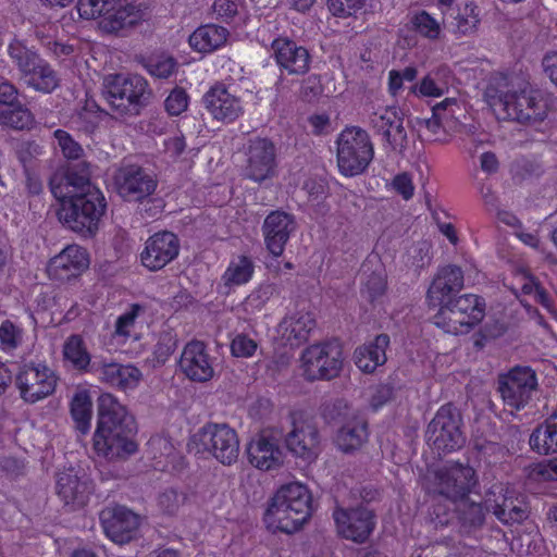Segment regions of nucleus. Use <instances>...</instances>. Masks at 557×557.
Returning <instances> with one entry per match:
<instances>
[{"mask_svg": "<svg viewBox=\"0 0 557 557\" xmlns=\"http://www.w3.org/2000/svg\"><path fill=\"white\" fill-rule=\"evenodd\" d=\"M49 188L59 201L57 216L67 230L94 238L107 212L102 191L91 183V163L60 165L49 177Z\"/></svg>", "mask_w": 557, "mask_h": 557, "instance_id": "1", "label": "nucleus"}, {"mask_svg": "<svg viewBox=\"0 0 557 557\" xmlns=\"http://www.w3.org/2000/svg\"><path fill=\"white\" fill-rule=\"evenodd\" d=\"M137 423L125 405L114 395L103 393L97 400V426L92 448L107 459H123L135 454L138 444Z\"/></svg>", "mask_w": 557, "mask_h": 557, "instance_id": "2", "label": "nucleus"}, {"mask_svg": "<svg viewBox=\"0 0 557 557\" xmlns=\"http://www.w3.org/2000/svg\"><path fill=\"white\" fill-rule=\"evenodd\" d=\"M315 510L311 490H276L263 516L272 533L293 534L309 521Z\"/></svg>", "mask_w": 557, "mask_h": 557, "instance_id": "3", "label": "nucleus"}, {"mask_svg": "<svg viewBox=\"0 0 557 557\" xmlns=\"http://www.w3.org/2000/svg\"><path fill=\"white\" fill-rule=\"evenodd\" d=\"M77 9L84 18L100 17V28L119 36H125L148 16V7L145 2L135 3L127 0H79Z\"/></svg>", "mask_w": 557, "mask_h": 557, "instance_id": "4", "label": "nucleus"}, {"mask_svg": "<svg viewBox=\"0 0 557 557\" xmlns=\"http://www.w3.org/2000/svg\"><path fill=\"white\" fill-rule=\"evenodd\" d=\"M504 85L494 87L490 86L486 89V97L488 103L498 108L504 112V117L516 120L520 123L527 124H542L547 115L546 102L534 95L532 90L528 91V84H519V90L510 89L507 78H503ZM513 87V79L510 81Z\"/></svg>", "mask_w": 557, "mask_h": 557, "instance_id": "5", "label": "nucleus"}, {"mask_svg": "<svg viewBox=\"0 0 557 557\" xmlns=\"http://www.w3.org/2000/svg\"><path fill=\"white\" fill-rule=\"evenodd\" d=\"M102 94L111 109L120 116L139 115L152 97L148 82L136 74L107 76Z\"/></svg>", "mask_w": 557, "mask_h": 557, "instance_id": "6", "label": "nucleus"}, {"mask_svg": "<svg viewBox=\"0 0 557 557\" xmlns=\"http://www.w3.org/2000/svg\"><path fill=\"white\" fill-rule=\"evenodd\" d=\"M436 500L446 502V507L456 513V518L466 532L483 525L485 516L491 511L490 502L495 490H485L484 497L480 490H426Z\"/></svg>", "mask_w": 557, "mask_h": 557, "instance_id": "7", "label": "nucleus"}, {"mask_svg": "<svg viewBox=\"0 0 557 557\" xmlns=\"http://www.w3.org/2000/svg\"><path fill=\"white\" fill-rule=\"evenodd\" d=\"M336 152L338 170L347 177L364 173L374 157L370 135L358 126L346 127L339 133Z\"/></svg>", "mask_w": 557, "mask_h": 557, "instance_id": "8", "label": "nucleus"}, {"mask_svg": "<svg viewBox=\"0 0 557 557\" xmlns=\"http://www.w3.org/2000/svg\"><path fill=\"white\" fill-rule=\"evenodd\" d=\"M485 306L484 299L478 295H461L441 306L432 321L446 333H468L483 320Z\"/></svg>", "mask_w": 557, "mask_h": 557, "instance_id": "9", "label": "nucleus"}, {"mask_svg": "<svg viewBox=\"0 0 557 557\" xmlns=\"http://www.w3.org/2000/svg\"><path fill=\"white\" fill-rule=\"evenodd\" d=\"M428 441L438 453H451L466 444L460 410L451 404L442 406L428 425Z\"/></svg>", "mask_w": 557, "mask_h": 557, "instance_id": "10", "label": "nucleus"}, {"mask_svg": "<svg viewBox=\"0 0 557 557\" xmlns=\"http://www.w3.org/2000/svg\"><path fill=\"white\" fill-rule=\"evenodd\" d=\"M307 380L330 381L339 375L343 368V348L337 341L311 345L302 354Z\"/></svg>", "mask_w": 557, "mask_h": 557, "instance_id": "11", "label": "nucleus"}, {"mask_svg": "<svg viewBox=\"0 0 557 557\" xmlns=\"http://www.w3.org/2000/svg\"><path fill=\"white\" fill-rule=\"evenodd\" d=\"M116 193L128 202H143L154 194L157 175L135 163L122 164L113 175Z\"/></svg>", "mask_w": 557, "mask_h": 557, "instance_id": "12", "label": "nucleus"}, {"mask_svg": "<svg viewBox=\"0 0 557 557\" xmlns=\"http://www.w3.org/2000/svg\"><path fill=\"white\" fill-rule=\"evenodd\" d=\"M332 517L338 536L357 544L366 543L376 524L374 511L362 505L349 508L336 505Z\"/></svg>", "mask_w": 557, "mask_h": 557, "instance_id": "13", "label": "nucleus"}, {"mask_svg": "<svg viewBox=\"0 0 557 557\" xmlns=\"http://www.w3.org/2000/svg\"><path fill=\"white\" fill-rule=\"evenodd\" d=\"M276 152L275 144L267 137L249 139L245 151L243 176L258 184L274 177L277 166Z\"/></svg>", "mask_w": 557, "mask_h": 557, "instance_id": "14", "label": "nucleus"}, {"mask_svg": "<svg viewBox=\"0 0 557 557\" xmlns=\"http://www.w3.org/2000/svg\"><path fill=\"white\" fill-rule=\"evenodd\" d=\"M537 387L535 372L529 367H516L498 377L497 391L504 403L516 410L523 408Z\"/></svg>", "mask_w": 557, "mask_h": 557, "instance_id": "15", "label": "nucleus"}, {"mask_svg": "<svg viewBox=\"0 0 557 557\" xmlns=\"http://www.w3.org/2000/svg\"><path fill=\"white\" fill-rule=\"evenodd\" d=\"M141 516L126 506L107 507L100 512V522L106 536L116 544H126L136 539Z\"/></svg>", "mask_w": 557, "mask_h": 557, "instance_id": "16", "label": "nucleus"}, {"mask_svg": "<svg viewBox=\"0 0 557 557\" xmlns=\"http://www.w3.org/2000/svg\"><path fill=\"white\" fill-rule=\"evenodd\" d=\"M21 397L34 404L51 395L57 386V377L46 366L25 364L15 377Z\"/></svg>", "mask_w": 557, "mask_h": 557, "instance_id": "17", "label": "nucleus"}, {"mask_svg": "<svg viewBox=\"0 0 557 557\" xmlns=\"http://www.w3.org/2000/svg\"><path fill=\"white\" fill-rule=\"evenodd\" d=\"M203 449L211 453L221 463L231 465L237 460L239 443L236 432L226 424H208L199 433Z\"/></svg>", "mask_w": 557, "mask_h": 557, "instance_id": "18", "label": "nucleus"}, {"mask_svg": "<svg viewBox=\"0 0 557 557\" xmlns=\"http://www.w3.org/2000/svg\"><path fill=\"white\" fill-rule=\"evenodd\" d=\"M34 115L20 100L18 89L9 81L0 82V125L16 131L29 129Z\"/></svg>", "mask_w": 557, "mask_h": 557, "instance_id": "19", "label": "nucleus"}, {"mask_svg": "<svg viewBox=\"0 0 557 557\" xmlns=\"http://www.w3.org/2000/svg\"><path fill=\"white\" fill-rule=\"evenodd\" d=\"M180 248V239L173 232H157L145 243L140 253L141 264L150 271H159L178 256Z\"/></svg>", "mask_w": 557, "mask_h": 557, "instance_id": "20", "label": "nucleus"}, {"mask_svg": "<svg viewBox=\"0 0 557 557\" xmlns=\"http://www.w3.org/2000/svg\"><path fill=\"white\" fill-rule=\"evenodd\" d=\"M271 50L281 71L297 76L310 71L312 57L309 50L289 37L275 38L271 44Z\"/></svg>", "mask_w": 557, "mask_h": 557, "instance_id": "21", "label": "nucleus"}, {"mask_svg": "<svg viewBox=\"0 0 557 557\" xmlns=\"http://www.w3.org/2000/svg\"><path fill=\"white\" fill-rule=\"evenodd\" d=\"M463 271L456 264H447L438 268L426 292V300L430 307L441 309L463 288Z\"/></svg>", "mask_w": 557, "mask_h": 557, "instance_id": "22", "label": "nucleus"}, {"mask_svg": "<svg viewBox=\"0 0 557 557\" xmlns=\"http://www.w3.org/2000/svg\"><path fill=\"white\" fill-rule=\"evenodd\" d=\"M285 446L294 457L312 463L322 451L320 432L312 423H294L285 436Z\"/></svg>", "mask_w": 557, "mask_h": 557, "instance_id": "23", "label": "nucleus"}, {"mask_svg": "<svg viewBox=\"0 0 557 557\" xmlns=\"http://www.w3.org/2000/svg\"><path fill=\"white\" fill-rule=\"evenodd\" d=\"M294 215L283 211H271L262 224L264 245L273 257H280L285 250L292 233L296 230Z\"/></svg>", "mask_w": 557, "mask_h": 557, "instance_id": "24", "label": "nucleus"}, {"mask_svg": "<svg viewBox=\"0 0 557 557\" xmlns=\"http://www.w3.org/2000/svg\"><path fill=\"white\" fill-rule=\"evenodd\" d=\"M371 125L376 134L393 151L404 153L408 148V135L404 126V116L396 108H385L371 116Z\"/></svg>", "mask_w": 557, "mask_h": 557, "instance_id": "25", "label": "nucleus"}, {"mask_svg": "<svg viewBox=\"0 0 557 557\" xmlns=\"http://www.w3.org/2000/svg\"><path fill=\"white\" fill-rule=\"evenodd\" d=\"M276 433L264 430L253 437L247 446L249 462L260 469L270 470L283 463V451Z\"/></svg>", "mask_w": 557, "mask_h": 557, "instance_id": "26", "label": "nucleus"}, {"mask_svg": "<svg viewBox=\"0 0 557 557\" xmlns=\"http://www.w3.org/2000/svg\"><path fill=\"white\" fill-rule=\"evenodd\" d=\"M182 372L194 382L205 383L214 375L212 359L207 351L206 344L191 341L183 349L178 362Z\"/></svg>", "mask_w": 557, "mask_h": 557, "instance_id": "27", "label": "nucleus"}, {"mask_svg": "<svg viewBox=\"0 0 557 557\" xmlns=\"http://www.w3.org/2000/svg\"><path fill=\"white\" fill-rule=\"evenodd\" d=\"M88 267L89 259L86 249L77 245H70L50 260L48 273L57 281L67 282L78 277Z\"/></svg>", "mask_w": 557, "mask_h": 557, "instance_id": "28", "label": "nucleus"}, {"mask_svg": "<svg viewBox=\"0 0 557 557\" xmlns=\"http://www.w3.org/2000/svg\"><path fill=\"white\" fill-rule=\"evenodd\" d=\"M425 478L440 487H475L478 484L475 470L460 462L429 468Z\"/></svg>", "mask_w": 557, "mask_h": 557, "instance_id": "29", "label": "nucleus"}, {"mask_svg": "<svg viewBox=\"0 0 557 557\" xmlns=\"http://www.w3.org/2000/svg\"><path fill=\"white\" fill-rule=\"evenodd\" d=\"M208 112L219 121L233 122L243 113L240 100L222 84L211 87L202 97Z\"/></svg>", "mask_w": 557, "mask_h": 557, "instance_id": "30", "label": "nucleus"}, {"mask_svg": "<svg viewBox=\"0 0 557 557\" xmlns=\"http://www.w3.org/2000/svg\"><path fill=\"white\" fill-rule=\"evenodd\" d=\"M91 370L103 383L121 391L136 388L143 379L141 371L133 364L92 363Z\"/></svg>", "mask_w": 557, "mask_h": 557, "instance_id": "31", "label": "nucleus"}, {"mask_svg": "<svg viewBox=\"0 0 557 557\" xmlns=\"http://www.w3.org/2000/svg\"><path fill=\"white\" fill-rule=\"evenodd\" d=\"M369 423L362 412L354 413L337 431L335 444L345 454L360 449L369 440Z\"/></svg>", "mask_w": 557, "mask_h": 557, "instance_id": "32", "label": "nucleus"}, {"mask_svg": "<svg viewBox=\"0 0 557 557\" xmlns=\"http://www.w3.org/2000/svg\"><path fill=\"white\" fill-rule=\"evenodd\" d=\"M315 319L310 312H296L286 315L280 323V333L285 345L296 348L309 341L315 329Z\"/></svg>", "mask_w": 557, "mask_h": 557, "instance_id": "33", "label": "nucleus"}, {"mask_svg": "<svg viewBox=\"0 0 557 557\" xmlns=\"http://www.w3.org/2000/svg\"><path fill=\"white\" fill-rule=\"evenodd\" d=\"M389 346V336L379 334L375 338L358 347L354 352L356 366L364 373H372L377 367L386 362V348Z\"/></svg>", "mask_w": 557, "mask_h": 557, "instance_id": "34", "label": "nucleus"}, {"mask_svg": "<svg viewBox=\"0 0 557 557\" xmlns=\"http://www.w3.org/2000/svg\"><path fill=\"white\" fill-rule=\"evenodd\" d=\"M20 79L27 87L42 94H51L60 86L57 71L42 58L25 71Z\"/></svg>", "mask_w": 557, "mask_h": 557, "instance_id": "35", "label": "nucleus"}, {"mask_svg": "<svg viewBox=\"0 0 557 557\" xmlns=\"http://www.w3.org/2000/svg\"><path fill=\"white\" fill-rule=\"evenodd\" d=\"M230 33L225 27L214 24L199 26L188 39L190 47L198 52L209 53L222 47Z\"/></svg>", "mask_w": 557, "mask_h": 557, "instance_id": "36", "label": "nucleus"}, {"mask_svg": "<svg viewBox=\"0 0 557 557\" xmlns=\"http://www.w3.org/2000/svg\"><path fill=\"white\" fill-rule=\"evenodd\" d=\"M531 448L541 455L557 453V409L530 435Z\"/></svg>", "mask_w": 557, "mask_h": 557, "instance_id": "37", "label": "nucleus"}, {"mask_svg": "<svg viewBox=\"0 0 557 557\" xmlns=\"http://www.w3.org/2000/svg\"><path fill=\"white\" fill-rule=\"evenodd\" d=\"M63 358L70 362L73 369L81 372L91 371V357L87 350L86 343L79 334L70 335L62 349Z\"/></svg>", "mask_w": 557, "mask_h": 557, "instance_id": "38", "label": "nucleus"}, {"mask_svg": "<svg viewBox=\"0 0 557 557\" xmlns=\"http://www.w3.org/2000/svg\"><path fill=\"white\" fill-rule=\"evenodd\" d=\"M139 63L152 77L158 79H168L180 67L177 60L165 52L141 57Z\"/></svg>", "mask_w": 557, "mask_h": 557, "instance_id": "39", "label": "nucleus"}, {"mask_svg": "<svg viewBox=\"0 0 557 557\" xmlns=\"http://www.w3.org/2000/svg\"><path fill=\"white\" fill-rule=\"evenodd\" d=\"M71 416L75 423V429L83 435L90 430L92 416V401L87 391L75 393L71 401Z\"/></svg>", "mask_w": 557, "mask_h": 557, "instance_id": "40", "label": "nucleus"}, {"mask_svg": "<svg viewBox=\"0 0 557 557\" xmlns=\"http://www.w3.org/2000/svg\"><path fill=\"white\" fill-rule=\"evenodd\" d=\"M8 54L17 69L20 76L41 59L34 47H28L25 41L14 38L8 46Z\"/></svg>", "mask_w": 557, "mask_h": 557, "instance_id": "41", "label": "nucleus"}, {"mask_svg": "<svg viewBox=\"0 0 557 557\" xmlns=\"http://www.w3.org/2000/svg\"><path fill=\"white\" fill-rule=\"evenodd\" d=\"M480 21L478 5L470 2L459 9L457 14L453 16L450 27L460 35H470L476 30Z\"/></svg>", "mask_w": 557, "mask_h": 557, "instance_id": "42", "label": "nucleus"}, {"mask_svg": "<svg viewBox=\"0 0 557 557\" xmlns=\"http://www.w3.org/2000/svg\"><path fill=\"white\" fill-rule=\"evenodd\" d=\"M359 412L343 398L327 401L321 407V416L326 423H342L343 425L347 420L352 419L354 413Z\"/></svg>", "mask_w": 557, "mask_h": 557, "instance_id": "43", "label": "nucleus"}, {"mask_svg": "<svg viewBox=\"0 0 557 557\" xmlns=\"http://www.w3.org/2000/svg\"><path fill=\"white\" fill-rule=\"evenodd\" d=\"M253 262L246 256H240L237 261L230 263L223 280L225 285H242L247 283L253 274Z\"/></svg>", "mask_w": 557, "mask_h": 557, "instance_id": "44", "label": "nucleus"}, {"mask_svg": "<svg viewBox=\"0 0 557 557\" xmlns=\"http://www.w3.org/2000/svg\"><path fill=\"white\" fill-rule=\"evenodd\" d=\"M53 138L57 140L62 156L69 161L64 165L85 161V150L82 145L76 141L70 133L64 129H57L53 132Z\"/></svg>", "mask_w": 557, "mask_h": 557, "instance_id": "45", "label": "nucleus"}, {"mask_svg": "<svg viewBox=\"0 0 557 557\" xmlns=\"http://www.w3.org/2000/svg\"><path fill=\"white\" fill-rule=\"evenodd\" d=\"M177 347V335L173 330H163L159 333L153 349L154 366H163Z\"/></svg>", "mask_w": 557, "mask_h": 557, "instance_id": "46", "label": "nucleus"}, {"mask_svg": "<svg viewBox=\"0 0 557 557\" xmlns=\"http://www.w3.org/2000/svg\"><path fill=\"white\" fill-rule=\"evenodd\" d=\"M441 71H432L419 84L411 86V91L423 97H441L447 89L446 83L440 79Z\"/></svg>", "mask_w": 557, "mask_h": 557, "instance_id": "47", "label": "nucleus"}, {"mask_svg": "<svg viewBox=\"0 0 557 557\" xmlns=\"http://www.w3.org/2000/svg\"><path fill=\"white\" fill-rule=\"evenodd\" d=\"M431 248L432 245L428 240H419L413 243L407 249L406 263L414 268V270H420L429 265L432 260Z\"/></svg>", "mask_w": 557, "mask_h": 557, "instance_id": "48", "label": "nucleus"}, {"mask_svg": "<svg viewBox=\"0 0 557 557\" xmlns=\"http://www.w3.org/2000/svg\"><path fill=\"white\" fill-rule=\"evenodd\" d=\"M494 516L502 523L506 525H513L522 523L529 516L528 506L525 505L523 499H519L516 502L509 511L505 509H499L498 506L494 507Z\"/></svg>", "mask_w": 557, "mask_h": 557, "instance_id": "49", "label": "nucleus"}, {"mask_svg": "<svg viewBox=\"0 0 557 557\" xmlns=\"http://www.w3.org/2000/svg\"><path fill=\"white\" fill-rule=\"evenodd\" d=\"M367 0H327L329 11L337 17L355 15L366 7Z\"/></svg>", "mask_w": 557, "mask_h": 557, "instance_id": "50", "label": "nucleus"}, {"mask_svg": "<svg viewBox=\"0 0 557 557\" xmlns=\"http://www.w3.org/2000/svg\"><path fill=\"white\" fill-rule=\"evenodd\" d=\"M414 29L424 37L435 39L440 35L438 23L425 11L416 14L412 20Z\"/></svg>", "mask_w": 557, "mask_h": 557, "instance_id": "51", "label": "nucleus"}, {"mask_svg": "<svg viewBox=\"0 0 557 557\" xmlns=\"http://www.w3.org/2000/svg\"><path fill=\"white\" fill-rule=\"evenodd\" d=\"M189 97L183 87L176 86L164 101V108L170 115L177 116L188 107Z\"/></svg>", "mask_w": 557, "mask_h": 557, "instance_id": "52", "label": "nucleus"}, {"mask_svg": "<svg viewBox=\"0 0 557 557\" xmlns=\"http://www.w3.org/2000/svg\"><path fill=\"white\" fill-rule=\"evenodd\" d=\"M23 332L12 321L4 320L0 325V343L4 349H15L22 343Z\"/></svg>", "mask_w": 557, "mask_h": 557, "instance_id": "53", "label": "nucleus"}, {"mask_svg": "<svg viewBox=\"0 0 557 557\" xmlns=\"http://www.w3.org/2000/svg\"><path fill=\"white\" fill-rule=\"evenodd\" d=\"M57 495L64 502L69 511L84 508L88 503L86 490H55Z\"/></svg>", "mask_w": 557, "mask_h": 557, "instance_id": "54", "label": "nucleus"}, {"mask_svg": "<svg viewBox=\"0 0 557 557\" xmlns=\"http://www.w3.org/2000/svg\"><path fill=\"white\" fill-rule=\"evenodd\" d=\"M280 295V286L275 283L261 284L247 298L248 302L255 307H262L270 299Z\"/></svg>", "mask_w": 557, "mask_h": 557, "instance_id": "55", "label": "nucleus"}, {"mask_svg": "<svg viewBox=\"0 0 557 557\" xmlns=\"http://www.w3.org/2000/svg\"><path fill=\"white\" fill-rule=\"evenodd\" d=\"M257 349V343L245 334L237 335L231 344L233 356L249 358Z\"/></svg>", "mask_w": 557, "mask_h": 557, "instance_id": "56", "label": "nucleus"}, {"mask_svg": "<svg viewBox=\"0 0 557 557\" xmlns=\"http://www.w3.org/2000/svg\"><path fill=\"white\" fill-rule=\"evenodd\" d=\"M300 94L302 99L308 102L318 99L323 94V86L320 76L312 74L304 79Z\"/></svg>", "mask_w": 557, "mask_h": 557, "instance_id": "57", "label": "nucleus"}, {"mask_svg": "<svg viewBox=\"0 0 557 557\" xmlns=\"http://www.w3.org/2000/svg\"><path fill=\"white\" fill-rule=\"evenodd\" d=\"M158 506L165 515H174L180 507L177 490H164L158 496Z\"/></svg>", "mask_w": 557, "mask_h": 557, "instance_id": "58", "label": "nucleus"}, {"mask_svg": "<svg viewBox=\"0 0 557 557\" xmlns=\"http://www.w3.org/2000/svg\"><path fill=\"white\" fill-rule=\"evenodd\" d=\"M531 478L539 482L557 481V458L547 463H539L531 472Z\"/></svg>", "mask_w": 557, "mask_h": 557, "instance_id": "59", "label": "nucleus"}, {"mask_svg": "<svg viewBox=\"0 0 557 557\" xmlns=\"http://www.w3.org/2000/svg\"><path fill=\"white\" fill-rule=\"evenodd\" d=\"M139 310L140 307L138 305H134L129 311L125 312L124 314L117 318L115 323V333L117 335H129V330L132 326H134Z\"/></svg>", "mask_w": 557, "mask_h": 557, "instance_id": "60", "label": "nucleus"}, {"mask_svg": "<svg viewBox=\"0 0 557 557\" xmlns=\"http://www.w3.org/2000/svg\"><path fill=\"white\" fill-rule=\"evenodd\" d=\"M394 396V388L389 384H380L375 387L371 395L370 406L373 410H377L387 404Z\"/></svg>", "mask_w": 557, "mask_h": 557, "instance_id": "61", "label": "nucleus"}, {"mask_svg": "<svg viewBox=\"0 0 557 557\" xmlns=\"http://www.w3.org/2000/svg\"><path fill=\"white\" fill-rule=\"evenodd\" d=\"M504 491V494L502 495H496L493 497L492 496V502H490V504H487V506H490V509H491V512L494 513V507L495 506H498L499 509H505L507 511H509L511 509V506H513L516 504V502L518 500V496H516L517 494V490H503Z\"/></svg>", "mask_w": 557, "mask_h": 557, "instance_id": "62", "label": "nucleus"}, {"mask_svg": "<svg viewBox=\"0 0 557 557\" xmlns=\"http://www.w3.org/2000/svg\"><path fill=\"white\" fill-rule=\"evenodd\" d=\"M393 186L404 199L408 200L413 196V184L408 173H401L395 176Z\"/></svg>", "mask_w": 557, "mask_h": 557, "instance_id": "63", "label": "nucleus"}, {"mask_svg": "<svg viewBox=\"0 0 557 557\" xmlns=\"http://www.w3.org/2000/svg\"><path fill=\"white\" fill-rule=\"evenodd\" d=\"M542 66L544 73L557 87V51L547 52L542 60Z\"/></svg>", "mask_w": 557, "mask_h": 557, "instance_id": "64", "label": "nucleus"}]
</instances>
